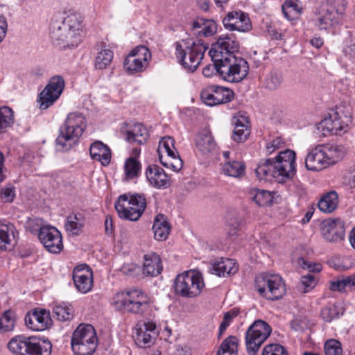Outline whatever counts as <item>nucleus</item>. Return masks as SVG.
<instances>
[{
  "instance_id": "obj_56",
  "label": "nucleus",
  "mask_w": 355,
  "mask_h": 355,
  "mask_svg": "<svg viewBox=\"0 0 355 355\" xmlns=\"http://www.w3.org/2000/svg\"><path fill=\"white\" fill-rule=\"evenodd\" d=\"M339 315L338 307L334 304H330L324 307L321 311V317L326 322H331Z\"/></svg>"
},
{
  "instance_id": "obj_24",
  "label": "nucleus",
  "mask_w": 355,
  "mask_h": 355,
  "mask_svg": "<svg viewBox=\"0 0 355 355\" xmlns=\"http://www.w3.org/2000/svg\"><path fill=\"white\" fill-rule=\"evenodd\" d=\"M305 166L309 171H318L328 167L322 145L309 150L305 158Z\"/></svg>"
},
{
  "instance_id": "obj_63",
  "label": "nucleus",
  "mask_w": 355,
  "mask_h": 355,
  "mask_svg": "<svg viewBox=\"0 0 355 355\" xmlns=\"http://www.w3.org/2000/svg\"><path fill=\"white\" fill-rule=\"evenodd\" d=\"M344 54L350 59H355V37L350 38L343 49Z\"/></svg>"
},
{
  "instance_id": "obj_17",
  "label": "nucleus",
  "mask_w": 355,
  "mask_h": 355,
  "mask_svg": "<svg viewBox=\"0 0 355 355\" xmlns=\"http://www.w3.org/2000/svg\"><path fill=\"white\" fill-rule=\"evenodd\" d=\"M121 133L128 142L140 145L145 144L149 137L147 128L142 123L135 121L123 123Z\"/></svg>"
},
{
  "instance_id": "obj_44",
  "label": "nucleus",
  "mask_w": 355,
  "mask_h": 355,
  "mask_svg": "<svg viewBox=\"0 0 355 355\" xmlns=\"http://www.w3.org/2000/svg\"><path fill=\"white\" fill-rule=\"evenodd\" d=\"M14 123L13 111L8 107H0V134L6 132Z\"/></svg>"
},
{
  "instance_id": "obj_12",
  "label": "nucleus",
  "mask_w": 355,
  "mask_h": 355,
  "mask_svg": "<svg viewBox=\"0 0 355 355\" xmlns=\"http://www.w3.org/2000/svg\"><path fill=\"white\" fill-rule=\"evenodd\" d=\"M50 35L53 42L60 48L77 46L81 42V35L72 30H68L58 20L51 24Z\"/></svg>"
},
{
  "instance_id": "obj_59",
  "label": "nucleus",
  "mask_w": 355,
  "mask_h": 355,
  "mask_svg": "<svg viewBox=\"0 0 355 355\" xmlns=\"http://www.w3.org/2000/svg\"><path fill=\"white\" fill-rule=\"evenodd\" d=\"M238 314V311L235 310H232L225 313L223 321L221 322L219 327V334L218 336H220L223 332L225 331L227 327L231 323L232 319L235 318Z\"/></svg>"
},
{
  "instance_id": "obj_61",
  "label": "nucleus",
  "mask_w": 355,
  "mask_h": 355,
  "mask_svg": "<svg viewBox=\"0 0 355 355\" xmlns=\"http://www.w3.org/2000/svg\"><path fill=\"white\" fill-rule=\"evenodd\" d=\"M297 263L304 269L309 270V272H320L322 270V266L318 263H311L302 257L297 259Z\"/></svg>"
},
{
  "instance_id": "obj_5",
  "label": "nucleus",
  "mask_w": 355,
  "mask_h": 355,
  "mask_svg": "<svg viewBox=\"0 0 355 355\" xmlns=\"http://www.w3.org/2000/svg\"><path fill=\"white\" fill-rule=\"evenodd\" d=\"M150 304L148 294L139 289L119 292L112 299V304L117 310L137 315H143L149 309Z\"/></svg>"
},
{
  "instance_id": "obj_38",
  "label": "nucleus",
  "mask_w": 355,
  "mask_h": 355,
  "mask_svg": "<svg viewBox=\"0 0 355 355\" xmlns=\"http://www.w3.org/2000/svg\"><path fill=\"white\" fill-rule=\"evenodd\" d=\"M245 165L239 161H226L222 166V172L225 175L241 178L244 175Z\"/></svg>"
},
{
  "instance_id": "obj_14",
  "label": "nucleus",
  "mask_w": 355,
  "mask_h": 355,
  "mask_svg": "<svg viewBox=\"0 0 355 355\" xmlns=\"http://www.w3.org/2000/svg\"><path fill=\"white\" fill-rule=\"evenodd\" d=\"M151 53L145 46H139L124 60V69L130 73L144 71L148 67Z\"/></svg>"
},
{
  "instance_id": "obj_37",
  "label": "nucleus",
  "mask_w": 355,
  "mask_h": 355,
  "mask_svg": "<svg viewBox=\"0 0 355 355\" xmlns=\"http://www.w3.org/2000/svg\"><path fill=\"white\" fill-rule=\"evenodd\" d=\"M250 135L248 121L245 116H239L234 122L232 138L235 141H244Z\"/></svg>"
},
{
  "instance_id": "obj_49",
  "label": "nucleus",
  "mask_w": 355,
  "mask_h": 355,
  "mask_svg": "<svg viewBox=\"0 0 355 355\" xmlns=\"http://www.w3.org/2000/svg\"><path fill=\"white\" fill-rule=\"evenodd\" d=\"M336 117H337V112L332 111L318 124V130L324 136H327L328 134L333 135V119H336Z\"/></svg>"
},
{
  "instance_id": "obj_27",
  "label": "nucleus",
  "mask_w": 355,
  "mask_h": 355,
  "mask_svg": "<svg viewBox=\"0 0 355 355\" xmlns=\"http://www.w3.org/2000/svg\"><path fill=\"white\" fill-rule=\"evenodd\" d=\"M211 271L219 277H225L235 274L238 271V266L234 259L220 258L212 263Z\"/></svg>"
},
{
  "instance_id": "obj_28",
  "label": "nucleus",
  "mask_w": 355,
  "mask_h": 355,
  "mask_svg": "<svg viewBox=\"0 0 355 355\" xmlns=\"http://www.w3.org/2000/svg\"><path fill=\"white\" fill-rule=\"evenodd\" d=\"M162 265L159 256L155 252L144 255L143 274L146 276L156 277L162 271Z\"/></svg>"
},
{
  "instance_id": "obj_35",
  "label": "nucleus",
  "mask_w": 355,
  "mask_h": 355,
  "mask_svg": "<svg viewBox=\"0 0 355 355\" xmlns=\"http://www.w3.org/2000/svg\"><path fill=\"white\" fill-rule=\"evenodd\" d=\"M338 197L336 191H331L324 194L318 203V208L324 213H331L338 207Z\"/></svg>"
},
{
  "instance_id": "obj_31",
  "label": "nucleus",
  "mask_w": 355,
  "mask_h": 355,
  "mask_svg": "<svg viewBox=\"0 0 355 355\" xmlns=\"http://www.w3.org/2000/svg\"><path fill=\"white\" fill-rule=\"evenodd\" d=\"M85 218L80 213H71L66 219L64 228L67 233L71 235H79L85 225Z\"/></svg>"
},
{
  "instance_id": "obj_32",
  "label": "nucleus",
  "mask_w": 355,
  "mask_h": 355,
  "mask_svg": "<svg viewBox=\"0 0 355 355\" xmlns=\"http://www.w3.org/2000/svg\"><path fill=\"white\" fill-rule=\"evenodd\" d=\"M15 227L11 223L0 222V250H7L15 244Z\"/></svg>"
},
{
  "instance_id": "obj_4",
  "label": "nucleus",
  "mask_w": 355,
  "mask_h": 355,
  "mask_svg": "<svg viewBox=\"0 0 355 355\" xmlns=\"http://www.w3.org/2000/svg\"><path fill=\"white\" fill-rule=\"evenodd\" d=\"M347 6L346 0L324 1L315 9L312 21L320 30H326L343 19Z\"/></svg>"
},
{
  "instance_id": "obj_7",
  "label": "nucleus",
  "mask_w": 355,
  "mask_h": 355,
  "mask_svg": "<svg viewBox=\"0 0 355 355\" xmlns=\"http://www.w3.org/2000/svg\"><path fill=\"white\" fill-rule=\"evenodd\" d=\"M95 329L89 324H80L73 331L71 347L75 355H93L98 346Z\"/></svg>"
},
{
  "instance_id": "obj_50",
  "label": "nucleus",
  "mask_w": 355,
  "mask_h": 355,
  "mask_svg": "<svg viewBox=\"0 0 355 355\" xmlns=\"http://www.w3.org/2000/svg\"><path fill=\"white\" fill-rule=\"evenodd\" d=\"M174 139L171 137H163L159 143L158 153L159 157L160 155H174V153H177V150L174 146Z\"/></svg>"
},
{
  "instance_id": "obj_47",
  "label": "nucleus",
  "mask_w": 355,
  "mask_h": 355,
  "mask_svg": "<svg viewBox=\"0 0 355 355\" xmlns=\"http://www.w3.org/2000/svg\"><path fill=\"white\" fill-rule=\"evenodd\" d=\"M15 314L11 310L4 311L0 318V333L12 331L15 326Z\"/></svg>"
},
{
  "instance_id": "obj_18",
  "label": "nucleus",
  "mask_w": 355,
  "mask_h": 355,
  "mask_svg": "<svg viewBox=\"0 0 355 355\" xmlns=\"http://www.w3.org/2000/svg\"><path fill=\"white\" fill-rule=\"evenodd\" d=\"M320 230L322 237L328 242L337 243L345 237L344 223L340 218L323 220Z\"/></svg>"
},
{
  "instance_id": "obj_51",
  "label": "nucleus",
  "mask_w": 355,
  "mask_h": 355,
  "mask_svg": "<svg viewBox=\"0 0 355 355\" xmlns=\"http://www.w3.org/2000/svg\"><path fill=\"white\" fill-rule=\"evenodd\" d=\"M31 355H51L52 345L50 341L37 338L36 343L33 345Z\"/></svg>"
},
{
  "instance_id": "obj_25",
  "label": "nucleus",
  "mask_w": 355,
  "mask_h": 355,
  "mask_svg": "<svg viewBox=\"0 0 355 355\" xmlns=\"http://www.w3.org/2000/svg\"><path fill=\"white\" fill-rule=\"evenodd\" d=\"M149 183L155 188L164 189L170 186V178L165 171L157 165H150L146 170Z\"/></svg>"
},
{
  "instance_id": "obj_13",
  "label": "nucleus",
  "mask_w": 355,
  "mask_h": 355,
  "mask_svg": "<svg viewBox=\"0 0 355 355\" xmlns=\"http://www.w3.org/2000/svg\"><path fill=\"white\" fill-rule=\"evenodd\" d=\"M64 78L60 76H55L49 80L48 84L38 96L39 107L46 110L52 106L59 98L64 88Z\"/></svg>"
},
{
  "instance_id": "obj_15",
  "label": "nucleus",
  "mask_w": 355,
  "mask_h": 355,
  "mask_svg": "<svg viewBox=\"0 0 355 355\" xmlns=\"http://www.w3.org/2000/svg\"><path fill=\"white\" fill-rule=\"evenodd\" d=\"M40 241L45 249L51 253H60L63 249L60 232L52 226H43L38 234Z\"/></svg>"
},
{
  "instance_id": "obj_20",
  "label": "nucleus",
  "mask_w": 355,
  "mask_h": 355,
  "mask_svg": "<svg viewBox=\"0 0 355 355\" xmlns=\"http://www.w3.org/2000/svg\"><path fill=\"white\" fill-rule=\"evenodd\" d=\"M25 323L28 329L41 331L51 326L52 320L49 311L41 309L28 313L25 317Z\"/></svg>"
},
{
  "instance_id": "obj_46",
  "label": "nucleus",
  "mask_w": 355,
  "mask_h": 355,
  "mask_svg": "<svg viewBox=\"0 0 355 355\" xmlns=\"http://www.w3.org/2000/svg\"><path fill=\"white\" fill-rule=\"evenodd\" d=\"M112 59L113 53L110 49H101L96 57L95 67L98 69H104L110 65Z\"/></svg>"
},
{
  "instance_id": "obj_57",
  "label": "nucleus",
  "mask_w": 355,
  "mask_h": 355,
  "mask_svg": "<svg viewBox=\"0 0 355 355\" xmlns=\"http://www.w3.org/2000/svg\"><path fill=\"white\" fill-rule=\"evenodd\" d=\"M215 49V43L212 44L211 49H210L209 54L211 56L212 61L214 62V64L211 65H207L205 66L202 69V73L205 77H211L214 73L215 71L218 73V62L216 61L215 59V55L217 54L216 53H213L214 49Z\"/></svg>"
},
{
  "instance_id": "obj_42",
  "label": "nucleus",
  "mask_w": 355,
  "mask_h": 355,
  "mask_svg": "<svg viewBox=\"0 0 355 355\" xmlns=\"http://www.w3.org/2000/svg\"><path fill=\"white\" fill-rule=\"evenodd\" d=\"M141 164L135 157L126 159L124 164L125 180L128 181L139 176Z\"/></svg>"
},
{
  "instance_id": "obj_62",
  "label": "nucleus",
  "mask_w": 355,
  "mask_h": 355,
  "mask_svg": "<svg viewBox=\"0 0 355 355\" xmlns=\"http://www.w3.org/2000/svg\"><path fill=\"white\" fill-rule=\"evenodd\" d=\"M140 271V268L135 263L124 264L121 267V272L129 276H136Z\"/></svg>"
},
{
  "instance_id": "obj_1",
  "label": "nucleus",
  "mask_w": 355,
  "mask_h": 355,
  "mask_svg": "<svg viewBox=\"0 0 355 355\" xmlns=\"http://www.w3.org/2000/svg\"><path fill=\"white\" fill-rule=\"evenodd\" d=\"M239 46V43L232 34L223 35L215 42L213 53H217L214 57L218 62V74L229 83H239L248 74V62L234 54Z\"/></svg>"
},
{
  "instance_id": "obj_36",
  "label": "nucleus",
  "mask_w": 355,
  "mask_h": 355,
  "mask_svg": "<svg viewBox=\"0 0 355 355\" xmlns=\"http://www.w3.org/2000/svg\"><path fill=\"white\" fill-rule=\"evenodd\" d=\"M65 15L66 16L61 20H58L59 22H61L68 30H72L76 33L81 35L83 16L76 12H69V13Z\"/></svg>"
},
{
  "instance_id": "obj_21",
  "label": "nucleus",
  "mask_w": 355,
  "mask_h": 355,
  "mask_svg": "<svg viewBox=\"0 0 355 355\" xmlns=\"http://www.w3.org/2000/svg\"><path fill=\"white\" fill-rule=\"evenodd\" d=\"M155 322L148 321L137 324L136 334L134 336L135 344L143 348L150 347L154 344L157 333Z\"/></svg>"
},
{
  "instance_id": "obj_41",
  "label": "nucleus",
  "mask_w": 355,
  "mask_h": 355,
  "mask_svg": "<svg viewBox=\"0 0 355 355\" xmlns=\"http://www.w3.org/2000/svg\"><path fill=\"white\" fill-rule=\"evenodd\" d=\"M217 355H238V339L230 336L225 339L218 351Z\"/></svg>"
},
{
  "instance_id": "obj_19",
  "label": "nucleus",
  "mask_w": 355,
  "mask_h": 355,
  "mask_svg": "<svg viewBox=\"0 0 355 355\" xmlns=\"http://www.w3.org/2000/svg\"><path fill=\"white\" fill-rule=\"evenodd\" d=\"M223 24L229 31L248 32L252 28L248 15L241 10L229 12L223 18Z\"/></svg>"
},
{
  "instance_id": "obj_54",
  "label": "nucleus",
  "mask_w": 355,
  "mask_h": 355,
  "mask_svg": "<svg viewBox=\"0 0 355 355\" xmlns=\"http://www.w3.org/2000/svg\"><path fill=\"white\" fill-rule=\"evenodd\" d=\"M325 355H343L341 343L334 339L327 340L324 345Z\"/></svg>"
},
{
  "instance_id": "obj_8",
  "label": "nucleus",
  "mask_w": 355,
  "mask_h": 355,
  "mask_svg": "<svg viewBox=\"0 0 355 355\" xmlns=\"http://www.w3.org/2000/svg\"><path fill=\"white\" fill-rule=\"evenodd\" d=\"M114 207L119 218L137 221L146 209V199L143 194L125 193L118 198Z\"/></svg>"
},
{
  "instance_id": "obj_30",
  "label": "nucleus",
  "mask_w": 355,
  "mask_h": 355,
  "mask_svg": "<svg viewBox=\"0 0 355 355\" xmlns=\"http://www.w3.org/2000/svg\"><path fill=\"white\" fill-rule=\"evenodd\" d=\"M327 166L334 165L340 161L346 154V149L342 145L321 144Z\"/></svg>"
},
{
  "instance_id": "obj_22",
  "label": "nucleus",
  "mask_w": 355,
  "mask_h": 355,
  "mask_svg": "<svg viewBox=\"0 0 355 355\" xmlns=\"http://www.w3.org/2000/svg\"><path fill=\"white\" fill-rule=\"evenodd\" d=\"M73 279L77 291L87 293L93 287V273L87 265L76 266L73 271Z\"/></svg>"
},
{
  "instance_id": "obj_60",
  "label": "nucleus",
  "mask_w": 355,
  "mask_h": 355,
  "mask_svg": "<svg viewBox=\"0 0 355 355\" xmlns=\"http://www.w3.org/2000/svg\"><path fill=\"white\" fill-rule=\"evenodd\" d=\"M15 197V190L11 185L2 188L0 191V199L3 202H11Z\"/></svg>"
},
{
  "instance_id": "obj_39",
  "label": "nucleus",
  "mask_w": 355,
  "mask_h": 355,
  "mask_svg": "<svg viewBox=\"0 0 355 355\" xmlns=\"http://www.w3.org/2000/svg\"><path fill=\"white\" fill-rule=\"evenodd\" d=\"M282 12L288 20H294L299 17L302 8L298 0H286L282 7Z\"/></svg>"
},
{
  "instance_id": "obj_6",
  "label": "nucleus",
  "mask_w": 355,
  "mask_h": 355,
  "mask_svg": "<svg viewBox=\"0 0 355 355\" xmlns=\"http://www.w3.org/2000/svg\"><path fill=\"white\" fill-rule=\"evenodd\" d=\"M175 55L179 62L190 71H194L199 66L208 46L200 41L183 39L175 43Z\"/></svg>"
},
{
  "instance_id": "obj_40",
  "label": "nucleus",
  "mask_w": 355,
  "mask_h": 355,
  "mask_svg": "<svg viewBox=\"0 0 355 355\" xmlns=\"http://www.w3.org/2000/svg\"><path fill=\"white\" fill-rule=\"evenodd\" d=\"M249 195L252 200L259 206H266L270 205L273 200L274 193L266 191L257 189H252Z\"/></svg>"
},
{
  "instance_id": "obj_48",
  "label": "nucleus",
  "mask_w": 355,
  "mask_h": 355,
  "mask_svg": "<svg viewBox=\"0 0 355 355\" xmlns=\"http://www.w3.org/2000/svg\"><path fill=\"white\" fill-rule=\"evenodd\" d=\"M329 288L333 291H343L345 288L352 289L355 288V274L332 282Z\"/></svg>"
},
{
  "instance_id": "obj_58",
  "label": "nucleus",
  "mask_w": 355,
  "mask_h": 355,
  "mask_svg": "<svg viewBox=\"0 0 355 355\" xmlns=\"http://www.w3.org/2000/svg\"><path fill=\"white\" fill-rule=\"evenodd\" d=\"M283 77L280 73H271L266 80V87L271 90L277 89L282 83Z\"/></svg>"
},
{
  "instance_id": "obj_53",
  "label": "nucleus",
  "mask_w": 355,
  "mask_h": 355,
  "mask_svg": "<svg viewBox=\"0 0 355 355\" xmlns=\"http://www.w3.org/2000/svg\"><path fill=\"white\" fill-rule=\"evenodd\" d=\"M261 355H288L286 349L278 343L266 345L262 349Z\"/></svg>"
},
{
  "instance_id": "obj_64",
  "label": "nucleus",
  "mask_w": 355,
  "mask_h": 355,
  "mask_svg": "<svg viewBox=\"0 0 355 355\" xmlns=\"http://www.w3.org/2000/svg\"><path fill=\"white\" fill-rule=\"evenodd\" d=\"M191 349L187 345H178L175 347L171 355H191Z\"/></svg>"
},
{
  "instance_id": "obj_43",
  "label": "nucleus",
  "mask_w": 355,
  "mask_h": 355,
  "mask_svg": "<svg viewBox=\"0 0 355 355\" xmlns=\"http://www.w3.org/2000/svg\"><path fill=\"white\" fill-rule=\"evenodd\" d=\"M159 161L164 166L171 168L174 171H179L183 166V162L178 152L174 153V155H166V157L160 155Z\"/></svg>"
},
{
  "instance_id": "obj_33",
  "label": "nucleus",
  "mask_w": 355,
  "mask_h": 355,
  "mask_svg": "<svg viewBox=\"0 0 355 355\" xmlns=\"http://www.w3.org/2000/svg\"><path fill=\"white\" fill-rule=\"evenodd\" d=\"M171 227L163 214H158L154 219L153 230L154 237L157 241L166 240L169 234Z\"/></svg>"
},
{
  "instance_id": "obj_16",
  "label": "nucleus",
  "mask_w": 355,
  "mask_h": 355,
  "mask_svg": "<svg viewBox=\"0 0 355 355\" xmlns=\"http://www.w3.org/2000/svg\"><path fill=\"white\" fill-rule=\"evenodd\" d=\"M234 96L232 90L218 86H211L201 92V98L207 105L214 106L230 102Z\"/></svg>"
},
{
  "instance_id": "obj_55",
  "label": "nucleus",
  "mask_w": 355,
  "mask_h": 355,
  "mask_svg": "<svg viewBox=\"0 0 355 355\" xmlns=\"http://www.w3.org/2000/svg\"><path fill=\"white\" fill-rule=\"evenodd\" d=\"M317 284V281L313 275L308 274L301 277L300 288L303 293H308L311 291Z\"/></svg>"
},
{
  "instance_id": "obj_26",
  "label": "nucleus",
  "mask_w": 355,
  "mask_h": 355,
  "mask_svg": "<svg viewBox=\"0 0 355 355\" xmlns=\"http://www.w3.org/2000/svg\"><path fill=\"white\" fill-rule=\"evenodd\" d=\"M196 147L202 155L213 153L216 149V143L209 130H202L196 137Z\"/></svg>"
},
{
  "instance_id": "obj_45",
  "label": "nucleus",
  "mask_w": 355,
  "mask_h": 355,
  "mask_svg": "<svg viewBox=\"0 0 355 355\" xmlns=\"http://www.w3.org/2000/svg\"><path fill=\"white\" fill-rule=\"evenodd\" d=\"M53 313L60 321H68L73 318L72 306L64 302L55 305L53 308Z\"/></svg>"
},
{
  "instance_id": "obj_29",
  "label": "nucleus",
  "mask_w": 355,
  "mask_h": 355,
  "mask_svg": "<svg viewBox=\"0 0 355 355\" xmlns=\"http://www.w3.org/2000/svg\"><path fill=\"white\" fill-rule=\"evenodd\" d=\"M91 157L100 162L103 166L110 164L111 159V152L107 146L103 142L96 141L92 144L89 148Z\"/></svg>"
},
{
  "instance_id": "obj_52",
  "label": "nucleus",
  "mask_w": 355,
  "mask_h": 355,
  "mask_svg": "<svg viewBox=\"0 0 355 355\" xmlns=\"http://www.w3.org/2000/svg\"><path fill=\"white\" fill-rule=\"evenodd\" d=\"M343 107H337L334 112H337V117L333 119V135L339 134L342 130H344V121L343 119L348 121L349 117L347 114L342 113Z\"/></svg>"
},
{
  "instance_id": "obj_10",
  "label": "nucleus",
  "mask_w": 355,
  "mask_h": 355,
  "mask_svg": "<svg viewBox=\"0 0 355 355\" xmlns=\"http://www.w3.org/2000/svg\"><path fill=\"white\" fill-rule=\"evenodd\" d=\"M255 288L260 295L270 300L282 298L286 293V286L277 274L262 273L255 278Z\"/></svg>"
},
{
  "instance_id": "obj_3",
  "label": "nucleus",
  "mask_w": 355,
  "mask_h": 355,
  "mask_svg": "<svg viewBox=\"0 0 355 355\" xmlns=\"http://www.w3.org/2000/svg\"><path fill=\"white\" fill-rule=\"evenodd\" d=\"M86 128L87 120L83 114L79 112L69 113L56 139L58 150L67 151L77 145Z\"/></svg>"
},
{
  "instance_id": "obj_23",
  "label": "nucleus",
  "mask_w": 355,
  "mask_h": 355,
  "mask_svg": "<svg viewBox=\"0 0 355 355\" xmlns=\"http://www.w3.org/2000/svg\"><path fill=\"white\" fill-rule=\"evenodd\" d=\"M37 340V337H26L16 336L11 338L8 343V348L11 353L15 355H31Z\"/></svg>"
},
{
  "instance_id": "obj_2",
  "label": "nucleus",
  "mask_w": 355,
  "mask_h": 355,
  "mask_svg": "<svg viewBox=\"0 0 355 355\" xmlns=\"http://www.w3.org/2000/svg\"><path fill=\"white\" fill-rule=\"evenodd\" d=\"M295 159L293 150H282L275 157V161L267 159L260 163L255 169L256 175L260 180L284 183L296 173Z\"/></svg>"
},
{
  "instance_id": "obj_34",
  "label": "nucleus",
  "mask_w": 355,
  "mask_h": 355,
  "mask_svg": "<svg viewBox=\"0 0 355 355\" xmlns=\"http://www.w3.org/2000/svg\"><path fill=\"white\" fill-rule=\"evenodd\" d=\"M192 28L195 31L194 34L198 37L201 35L205 37L211 36L216 33L217 30L216 24L213 20L203 19L193 21Z\"/></svg>"
},
{
  "instance_id": "obj_11",
  "label": "nucleus",
  "mask_w": 355,
  "mask_h": 355,
  "mask_svg": "<svg viewBox=\"0 0 355 355\" xmlns=\"http://www.w3.org/2000/svg\"><path fill=\"white\" fill-rule=\"evenodd\" d=\"M272 331L271 327L262 320H255L245 333L246 350L249 354L255 355Z\"/></svg>"
},
{
  "instance_id": "obj_9",
  "label": "nucleus",
  "mask_w": 355,
  "mask_h": 355,
  "mask_svg": "<svg viewBox=\"0 0 355 355\" xmlns=\"http://www.w3.org/2000/svg\"><path fill=\"white\" fill-rule=\"evenodd\" d=\"M205 286L202 275L196 270H188L179 274L174 283L176 294L186 298L199 296Z\"/></svg>"
}]
</instances>
